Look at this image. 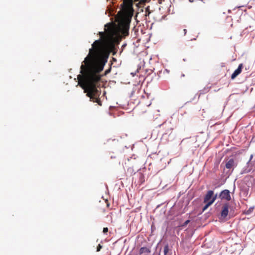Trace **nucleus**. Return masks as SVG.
<instances>
[{"label":"nucleus","instance_id":"12","mask_svg":"<svg viewBox=\"0 0 255 255\" xmlns=\"http://www.w3.org/2000/svg\"><path fill=\"white\" fill-rule=\"evenodd\" d=\"M169 246L168 245H166L164 246V251H163V252H164V255H167L168 252H169Z\"/></svg>","mask_w":255,"mask_h":255},{"label":"nucleus","instance_id":"8","mask_svg":"<svg viewBox=\"0 0 255 255\" xmlns=\"http://www.w3.org/2000/svg\"><path fill=\"white\" fill-rule=\"evenodd\" d=\"M133 0H124L122 6L124 8H128L132 5Z\"/></svg>","mask_w":255,"mask_h":255},{"label":"nucleus","instance_id":"18","mask_svg":"<svg viewBox=\"0 0 255 255\" xmlns=\"http://www.w3.org/2000/svg\"><path fill=\"white\" fill-rule=\"evenodd\" d=\"M187 32V30L186 29H183V35H185Z\"/></svg>","mask_w":255,"mask_h":255},{"label":"nucleus","instance_id":"19","mask_svg":"<svg viewBox=\"0 0 255 255\" xmlns=\"http://www.w3.org/2000/svg\"><path fill=\"white\" fill-rule=\"evenodd\" d=\"M109 204L108 203L107 204V206L109 207Z\"/></svg>","mask_w":255,"mask_h":255},{"label":"nucleus","instance_id":"2","mask_svg":"<svg viewBox=\"0 0 255 255\" xmlns=\"http://www.w3.org/2000/svg\"><path fill=\"white\" fill-rule=\"evenodd\" d=\"M82 75L78 76V85L82 87L84 92L87 93V96L90 98V101L97 103L100 106H102V102L97 96L99 95V91L97 88V85L101 79L97 81H93L92 80H88L86 78V69H81Z\"/></svg>","mask_w":255,"mask_h":255},{"label":"nucleus","instance_id":"7","mask_svg":"<svg viewBox=\"0 0 255 255\" xmlns=\"http://www.w3.org/2000/svg\"><path fill=\"white\" fill-rule=\"evenodd\" d=\"M243 67V64L242 63L239 64L238 68L231 75V79H234L238 75H239L242 72V70Z\"/></svg>","mask_w":255,"mask_h":255},{"label":"nucleus","instance_id":"1","mask_svg":"<svg viewBox=\"0 0 255 255\" xmlns=\"http://www.w3.org/2000/svg\"><path fill=\"white\" fill-rule=\"evenodd\" d=\"M100 39L95 40L89 49L88 55L82 64L81 69H86V78L97 81L101 79L100 73L103 70L110 52L115 55V44H119L122 38L119 32L110 25L105 32H99Z\"/></svg>","mask_w":255,"mask_h":255},{"label":"nucleus","instance_id":"9","mask_svg":"<svg viewBox=\"0 0 255 255\" xmlns=\"http://www.w3.org/2000/svg\"><path fill=\"white\" fill-rule=\"evenodd\" d=\"M217 195L216 194L215 195V197H214V198L212 199V200L210 201V202H205L206 203H207L206 204V205L204 207L203 209V211H205V210H206L210 205H211L217 199Z\"/></svg>","mask_w":255,"mask_h":255},{"label":"nucleus","instance_id":"13","mask_svg":"<svg viewBox=\"0 0 255 255\" xmlns=\"http://www.w3.org/2000/svg\"><path fill=\"white\" fill-rule=\"evenodd\" d=\"M147 106H143V108L141 110V111L139 112V113L140 114H143L144 113H145L146 112V109H147Z\"/></svg>","mask_w":255,"mask_h":255},{"label":"nucleus","instance_id":"5","mask_svg":"<svg viewBox=\"0 0 255 255\" xmlns=\"http://www.w3.org/2000/svg\"><path fill=\"white\" fill-rule=\"evenodd\" d=\"M214 192L212 190H209L207 192L204 199V202H208L211 201L215 197Z\"/></svg>","mask_w":255,"mask_h":255},{"label":"nucleus","instance_id":"17","mask_svg":"<svg viewBox=\"0 0 255 255\" xmlns=\"http://www.w3.org/2000/svg\"><path fill=\"white\" fill-rule=\"evenodd\" d=\"M190 222V221L189 220H187L185 222L184 224V225H187Z\"/></svg>","mask_w":255,"mask_h":255},{"label":"nucleus","instance_id":"16","mask_svg":"<svg viewBox=\"0 0 255 255\" xmlns=\"http://www.w3.org/2000/svg\"><path fill=\"white\" fill-rule=\"evenodd\" d=\"M108 232V228L107 227L104 228L103 233L105 234V233H107Z\"/></svg>","mask_w":255,"mask_h":255},{"label":"nucleus","instance_id":"10","mask_svg":"<svg viewBox=\"0 0 255 255\" xmlns=\"http://www.w3.org/2000/svg\"><path fill=\"white\" fill-rule=\"evenodd\" d=\"M234 160L230 159L226 164V167L228 169H231L234 165Z\"/></svg>","mask_w":255,"mask_h":255},{"label":"nucleus","instance_id":"3","mask_svg":"<svg viewBox=\"0 0 255 255\" xmlns=\"http://www.w3.org/2000/svg\"><path fill=\"white\" fill-rule=\"evenodd\" d=\"M110 25H111L113 26V25L110 24L108 23L105 25V27H108L107 28L109 27ZM114 27V26H113ZM114 27L119 32L120 34L121 33L124 36H126L128 35V30H129V26L127 24H125L124 25L122 26V28L120 29V31H119L117 28H116L115 26ZM121 35V34H120Z\"/></svg>","mask_w":255,"mask_h":255},{"label":"nucleus","instance_id":"4","mask_svg":"<svg viewBox=\"0 0 255 255\" xmlns=\"http://www.w3.org/2000/svg\"><path fill=\"white\" fill-rule=\"evenodd\" d=\"M219 198L222 200H226L228 201H230L231 197L230 191L227 189L224 190L220 193Z\"/></svg>","mask_w":255,"mask_h":255},{"label":"nucleus","instance_id":"14","mask_svg":"<svg viewBox=\"0 0 255 255\" xmlns=\"http://www.w3.org/2000/svg\"><path fill=\"white\" fill-rule=\"evenodd\" d=\"M102 246L100 244H99L97 247V251L99 252L101 250V249H102Z\"/></svg>","mask_w":255,"mask_h":255},{"label":"nucleus","instance_id":"6","mask_svg":"<svg viewBox=\"0 0 255 255\" xmlns=\"http://www.w3.org/2000/svg\"><path fill=\"white\" fill-rule=\"evenodd\" d=\"M229 212V204H225L222 207V210L221 213V217L223 218H226Z\"/></svg>","mask_w":255,"mask_h":255},{"label":"nucleus","instance_id":"15","mask_svg":"<svg viewBox=\"0 0 255 255\" xmlns=\"http://www.w3.org/2000/svg\"><path fill=\"white\" fill-rule=\"evenodd\" d=\"M254 208H250L247 211V214H249L253 211Z\"/></svg>","mask_w":255,"mask_h":255},{"label":"nucleus","instance_id":"11","mask_svg":"<svg viewBox=\"0 0 255 255\" xmlns=\"http://www.w3.org/2000/svg\"><path fill=\"white\" fill-rule=\"evenodd\" d=\"M150 249L147 247H142L140 249L139 253L141 255L144 253H150Z\"/></svg>","mask_w":255,"mask_h":255}]
</instances>
